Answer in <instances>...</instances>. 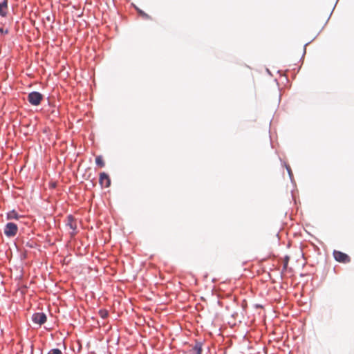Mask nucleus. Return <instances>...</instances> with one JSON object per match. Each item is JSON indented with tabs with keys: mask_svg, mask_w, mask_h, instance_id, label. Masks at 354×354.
<instances>
[{
	"mask_svg": "<svg viewBox=\"0 0 354 354\" xmlns=\"http://www.w3.org/2000/svg\"><path fill=\"white\" fill-rule=\"evenodd\" d=\"M18 231V226L12 222L8 223L4 227V234L8 237L15 236Z\"/></svg>",
	"mask_w": 354,
	"mask_h": 354,
	"instance_id": "nucleus-2",
	"label": "nucleus"
},
{
	"mask_svg": "<svg viewBox=\"0 0 354 354\" xmlns=\"http://www.w3.org/2000/svg\"><path fill=\"white\" fill-rule=\"evenodd\" d=\"M6 8H7V1L0 2V16L5 17L6 15V12L3 10Z\"/></svg>",
	"mask_w": 354,
	"mask_h": 354,
	"instance_id": "nucleus-9",
	"label": "nucleus"
},
{
	"mask_svg": "<svg viewBox=\"0 0 354 354\" xmlns=\"http://www.w3.org/2000/svg\"><path fill=\"white\" fill-rule=\"evenodd\" d=\"M44 99V95L38 91H32L27 97L28 102L32 106H38Z\"/></svg>",
	"mask_w": 354,
	"mask_h": 354,
	"instance_id": "nucleus-1",
	"label": "nucleus"
},
{
	"mask_svg": "<svg viewBox=\"0 0 354 354\" xmlns=\"http://www.w3.org/2000/svg\"><path fill=\"white\" fill-rule=\"evenodd\" d=\"M309 43H306L304 46V55L306 53V47L307 46V45Z\"/></svg>",
	"mask_w": 354,
	"mask_h": 354,
	"instance_id": "nucleus-18",
	"label": "nucleus"
},
{
	"mask_svg": "<svg viewBox=\"0 0 354 354\" xmlns=\"http://www.w3.org/2000/svg\"><path fill=\"white\" fill-rule=\"evenodd\" d=\"M98 314L102 319H106L109 316V311L106 309H100Z\"/></svg>",
	"mask_w": 354,
	"mask_h": 354,
	"instance_id": "nucleus-11",
	"label": "nucleus"
},
{
	"mask_svg": "<svg viewBox=\"0 0 354 354\" xmlns=\"http://www.w3.org/2000/svg\"><path fill=\"white\" fill-rule=\"evenodd\" d=\"M202 346L203 342L196 340L195 345L192 348V351L194 352V354H202Z\"/></svg>",
	"mask_w": 354,
	"mask_h": 354,
	"instance_id": "nucleus-7",
	"label": "nucleus"
},
{
	"mask_svg": "<svg viewBox=\"0 0 354 354\" xmlns=\"http://www.w3.org/2000/svg\"><path fill=\"white\" fill-rule=\"evenodd\" d=\"M95 164L101 167L104 166L105 164L101 156H98L95 158Z\"/></svg>",
	"mask_w": 354,
	"mask_h": 354,
	"instance_id": "nucleus-12",
	"label": "nucleus"
},
{
	"mask_svg": "<svg viewBox=\"0 0 354 354\" xmlns=\"http://www.w3.org/2000/svg\"><path fill=\"white\" fill-rule=\"evenodd\" d=\"M337 4V2H335V3L334 5V8L336 7Z\"/></svg>",
	"mask_w": 354,
	"mask_h": 354,
	"instance_id": "nucleus-21",
	"label": "nucleus"
},
{
	"mask_svg": "<svg viewBox=\"0 0 354 354\" xmlns=\"http://www.w3.org/2000/svg\"><path fill=\"white\" fill-rule=\"evenodd\" d=\"M337 4V2H335V3L334 5V8L336 7Z\"/></svg>",
	"mask_w": 354,
	"mask_h": 354,
	"instance_id": "nucleus-19",
	"label": "nucleus"
},
{
	"mask_svg": "<svg viewBox=\"0 0 354 354\" xmlns=\"http://www.w3.org/2000/svg\"><path fill=\"white\" fill-rule=\"evenodd\" d=\"M46 19L47 21H52V23H53V22H54V20H55V19H54V18H53V17H52L50 15H48V16H46Z\"/></svg>",
	"mask_w": 354,
	"mask_h": 354,
	"instance_id": "nucleus-17",
	"label": "nucleus"
},
{
	"mask_svg": "<svg viewBox=\"0 0 354 354\" xmlns=\"http://www.w3.org/2000/svg\"><path fill=\"white\" fill-rule=\"evenodd\" d=\"M25 245H26V247L29 248H34L36 245V243H34L33 241H28L25 243Z\"/></svg>",
	"mask_w": 354,
	"mask_h": 354,
	"instance_id": "nucleus-15",
	"label": "nucleus"
},
{
	"mask_svg": "<svg viewBox=\"0 0 354 354\" xmlns=\"http://www.w3.org/2000/svg\"><path fill=\"white\" fill-rule=\"evenodd\" d=\"M337 4V2H335V3L334 5V8L336 7Z\"/></svg>",
	"mask_w": 354,
	"mask_h": 354,
	"instance_id": "nucleus-20",
	"label": "nucleus"
},
{
	"mask_svg": "<svg viewBox=\"0 0 354 354\" xmlns=\"http://www.w3.org/2000/svg\"><path fill=\"white\" fill-rule=\"evenodd\" d=\"M283 164H284V166H285V167H286V169L287 170V172L288 174L289 178H290L291 182L292 183L293 182V174H292V171L291 170V168L286 162H283Z\"/></svg>",
	"mask_w": 354,
	"mask_h": 354,
	"instance_id": "nucleus-13",
	"label": "nucleus"
},
{
	"mask_svg": "<svg viewBox=\"0 0 354 354\" xmlns=\"http://www.w3.org/2000/svg\"><path fill=\"white\" fill-rule=\"evenodd\" d=\"M99 183L102 186H103L104 183L105 187H109L111 185V179L109 176L105 172L100 173Z\"/></svg>",
	"mask_w": 354,
	"mask_h": 354,
	"instance_id": "nucleus-5",
	"label": "nucleus"
},
{
	"mask_svg": "<svg viewBox=\"0 0 354 354\" xmlns=\"http://www.w3.org/2000/svg\"><path fill=\"white\" fill-rule=\"evenodd\" d=\"M133 7L134 8L136 9V10L138 12V13L142 16V17H144L145 19H149L151 17L150 16L145 13L143 10H142L141 9H140L139 8H138L136 6L133 5Z\"/></svg>",
	"mask_w": 354,
	"mask_h": 354,
	"instance_id": "nucleus-10",
	"label": "nucleus"
},
{
	"mask_svg": "<svg viewBox=\"0 0 354 354\" xmlns=\"http://www.w3.org/2000/svg\"><path fill=\"white\" fill-rule=\"evenodd\" d=\"M333 254L335 261L339 263H347L351 261L350 257L341 251L334 250Z\"/></svg>",
	"mask_w": 354,
	"mask_h": 354,
	"instance_id": "nucleus-3",
	"label": "nucleus"
},
{
	"mask_svg": "<svg viewBox=\"0 0 354 354\" xmlns=\"http://www.w3.org/2000/svg\"><path fill=\"white\" fill-rule=\"evenodd\" d=\"M47 354H62V352L59 348L50 349Z\"/></svg>",
	"mask_w": 354,
	"mask_h": 354,
	"instance_id": "nucleus-14",
	"label": "nucleus"
},
{
	"mask_svg": "<svg viewBox=\"0 0 354 354\" xmlns=\"http://www.w3.org/2000/svg\"><path fill=\"white\" fill-rule=\"evenodd\" d=\"M31 319L34 324L41 326L46 322L47 317L44 313H35L32 314Z\"/></svg>",
	"mask_w": 354,
	"mask_h": 354,
	"instance_id": "nucleus-4",
	"label": "nucleus"
},
{
	"mask_svg": "<svg viewBox=\"0 0 354 354\" xmlns=\"http://www.w3.org/2000/svg\"><path fill=\"white\" fill-rule=\"evenodd\" d=\"M66 225L68 226L73 231H75L76 230L77 225L75 222V218L73 215L69 214L67 216Z\"/></svg>",
	"mask_w": 354,
	"mask_h": 354,
	"instance_id": "nucleus-6",
	"label": "nucleus"
},
{
	"mask_svg": "<svg viewBox=\"0 0 354 354\" xmlns=\"http://www.w3.org/2000/svg\"><path fill=\"white\" fill-rule=\"evenodd\" d=\"M21 217V216L19 215V214L15 210L12 209L10 212H8L6 214V218L8 220H12V219H19Z\"/></svg>",
	"mask_w": 354,
	"mask_h": 354,
	"instance_id": "nucleus-8",
	"label": "nucleus"
},
{
	"mask_svg": "<svg viewBox=\"0 0 354 354\" xmlns=\"http://www.w3.org/2000/svg\"><path fill=\"white\" fill-rule=\"evenodd\" d=\"M289 259H290V258L288 255L285 256L284 261H283V270H286L287 268L288 264L289 262Z\"/></svg>",
	"mask_w": 354,
	"mask_h": 354,
	"instance_id": "nucleus-16",
	"label": "nucleus"
}]
</instances>
